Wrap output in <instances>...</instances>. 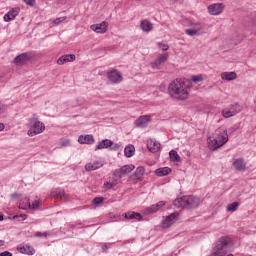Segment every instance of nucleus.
<instances>
[{
	"mask_svg": "<svg viewBox=\"0 0 256 256\" xmlns=\"http://www.w3.org/2000/svg\"><path fill=\"white\" fill-rule=\"evenodd\" d=\"M190 87L191 81L176 79L169 84L168 92L169 95L173 97V99H177L178 101H185V99L189 97Z\"/></svg>",
	"mask_w": 256,
	"mask_h": 256,
	"instance_id": "f257e3e1",
	"label": "nucleus"
},
{
	"mask_svg": "<svg viewBox=\"0 0 256 256\" xmlns=\"http://www.w3.org/2000/svg\"><path fill=\"white\" fill-rule=\"evenodd\" d=\"M227 141H229L227 129L220 127L215 130L212 137H208V147L211 151H217V149H219V147H223Z\"/></svg>",
	"mask_w": 256,
	"mask_h": 256,
	"instance_id": "f03ea898",
	"label": "nucleus"
},
{
	"mask_svg": "<svg viewBox=\"0 0 256 256\" xmlns=\"http://www.w3.org/2000/svg\"><path fill=\"white\" fill-rule=\"evenodd\" d=\"M233 249V240L229 236H222L216 242L212 251V256H225Z\"/></svg>",
	"mask_w": 256,
	"mask_h": 256,
	"instance_id": "7ed1b4c3",
	"label": "nucleus"
},
{
	"mask_svg": "<svg viewBox=\"0 0 256 256\" xmlns=\"http://www.w3.org/2000/svg\"><path fill=\"white\" fill-rule=\"evenodd\" d=\"M200 203L201 199L197 196H183L173 201L174 207H177L178 209L180 207H183L184 209H196V207H199Z\"/></svg>",
	"mask_w": 256,
	"mask_h": 256,
	"instance_id": "20e7f679",
	"label": "nucleus"
},
{
	"mask_svg": "<svg viewBox=\"0 0 256 256\" xmlns=\"http://www.w3.org/2000/svg\"><path fill=\"white\" fill-rule=\"evenodd\" d=\"M29 125V137H35V135H39L45 131V124L39 121V116L37 114H33L32 117L29 119Z\"/></svg>",
	"mask_w": 256,
	"mask_h": 256,
	"instance_id": "39448f33",
	"label": "nucleus"
},
{
	"mask_svg": "<svg viewBox=\"0 0 256 256\" xmlns=\"http://www.w3.org/2000/svg\"><path fill=\"white\" fill-rule=\"evenodd\" d=\"M133 169H135V165H124L121 168L114 170L113 176L118 177V179H122V177H127V175L133 171Z\"/></svg>",
	"mask_w": 256,
	"mask_h": 256,
	"instance_id": "423d86ee",
	"label": "nucleus"
},
{
	"mask_svg": "<svg viewBox=\"0 0 256 256\" xmlns=\"http://www.w3.org/2000/svg\"><path fill=\"white\" fill-rule=\"evenodd\" d=\"M239 111H241V106H239L238 104L232 105L230 106V108H226L222 111V115L223 117H225V119H229V117H233L235 115H237V113H239Z\"/></svg>",
	"mask_w": 256,
	"mask_h": 256,
	"instance_id": "0eeeda50",
	"label": "nucleus"
},
{
	"mask_svg": "<svg viewBox=\"0 0 256 256\" xmlns=\"http://www.w3.org/2000/svg\"><path fill=\"white\" fill-rule=\"evenodd\" d=\"M177 219H179V213L177 212L166 216L165 221L162 223L163 229H169V227H171V225H173Z\"/></svg>",
	"mask_w": 256,
	"mask_h": 256,
	"instance_id": "6e6552de",
	"label": "nucleus"
},
{
	"mask_svg": "<svg viewBox=\"0 0 256 256\" xmlns=\"http://www.w3.org/2000/svg\"><path fill=\"white\" fill-rule=\"evenodd\" d=\"M162 207H165V201H159L158 203L149 206L144 210V213L145 215H153V213H157Z\"/></svg>",
	"mask_w": 256,
	"mask_h": 256,
	"instance_id": "1a4fd4ad",
	"label": "nucleus"
},
{
	"mask_svg": "<svg viewBox=\"0 0 256 256\" xmlns=\"http://www.w3.org/2000/svg\"><path fill=\"white\" fill-rule=\"evenodd\" d=\"M108 79L111 83H121L123 81V76L117 70H112L108 72Z\"/></svg>",
	"mask_w": 256,
	"mask_h": 256,
	"instance_id": "9d476101",
	"label": "nucleus"
},
{
	"mask_svg": "<svg viewBox=\"0 0 256 256\" xmlns=\"http://www.w3.org/2000/svg\"><path fill=\"white\" fill-rule=\"evenodd\" d=\"M20 11L21 9L19 7L10 9L9 12L4 15V21H6V23L13 21L15 17L19 15Z\"/></svg>",
	"mask_w": 256,
	"mask_h": 256,
	"instance_id": "9b49d317",
	"label": "nucleus"
},
{
	"mask_svg": "<svg viewBox=\"0 0 256 256\" xmlns=\"http://www.w3.org/2000/svg\"><path fill=\"white\" fill-rule=\"evenodd\" d=\"M149 121H151V115L140 116L136 121V127H140L141 129H145L147 127Z\"/></svg>",
	"mask_w": 256,
	"mask_h": 256,
	"instance_id": "f8f14e48",
	"label": "nucleus"
},
{
	"mask_svg": "<svg viewBox=\"0 0 256 256\" xmlns=\"http://www.w3.org/2000/svg\"><path fill=\"white\" fill-rule=\"evenodd\" d=\"M147 147L151 153L161 151V143H159L157 140L149 139L147 141Z\"/></svg>",
	"mask_w": 256,
	"mask_h": 256,
	"instance_id": "ddd939ff",
	"label": "nucleus"
},
{
	"mask_svg": "<svg viewBox=\"0 0 256 256\" xmlns=\"http://www.w3.org/2000/svg\"><path fill=\"white\" fill-rule=\"evenodd\" d=\"M208 11L210 15H220V13H223V4H211L208 6Z\"/></svg>",
	"mask_w": 256,
	"mask_h": 256,
	"instance_id": "4468645a",
	"label": "nucleus"
},
{
	"mask_svg": "<svg viewBox=\"0 0 256 256\" xmlns=\"http://www.w3.org/2000/svg\"><path fill=\"white\" fill-rule=\"evenodd\" d=\"M107 27V22H102L100 24H92L90 26V29H92V31H95V33H107Z\"/></svg>",
	"mask_w": 256,
	"mask_h": 256,
	"instance_id": "2eb2a0df",
	"label": "nucleus"
},
{
	"mask_svg": "<svg viewBox=\"0 0 256 256\" xmlns=\"http://www.w3.org/2000/svg\"><path fill=\"white\" fill-rule=\"evenodd\" d=\"M233 167L236 171H247V163L243 158H238L233 162Z\"/></svg>",
	"mask_w": 256,
	"mask_h": 256,
	"instance_id": "dca6fc26",
	"label": "nucleus"
},
{
	"mask_svg": "<svg viewBox=\"0 0 256 256\" xmlns=\"http://www.w3.org/2000/svg\"><path fill=\"white\" fill-rule=\"evenodd\" d=\"M78 142L80 145H93V143H95V138H93V135H81L78 137Z\"/></svg>",
	"mask_w": 256,
	"mask_h": 256,
	"instance_id": "f3484780",
	"label": "nucleus"
},
{
	"mask_svg": "<svg viewBox=\"0 0 256 256\" xmlns=\"http://www.w3.org/2000/svg\"><path fill=\"white\" fill-rule=\"evenodd\" d=\"M30 59H31V57H29V54L22 53L15 57L14 63H15V65H25V63H27V61H30Z\"/></svg>",
	"mask_w": 256,
	"mask_h": 256,
	"instance_id": "a211bd4d",
	"label": "nucleus"
},
{
	"mask_svg": "<svg viewBox=\"0 0 256 256\" xmlns=\"http://www.w3.org/2000/svg\"><path fill=\"white\" fill-rule=\"evenodd\" d=\"M76 57L74 54H66L61 56L58 60H57V65H65V63H71L73 61H75Z\"/></svg>",
	"mask_w": 256,
	"mask_h": 256,
	"instance_id": "6ab92c4d",
	"label": "nucleus"
},
{
	"mask_svg": "<svg viewBox=\"0 0 256 256\" xmlns=\"http://www.w3.org/2000/svg\"><path fill=\"white\" fill-rule=\"evenodd\" d=\"M168 59V53L161 55L158 59L155 60L154 63L151 64L152 69H159V66L163 65V63H165V61H167Z\"/></svg>",
	"mask_w": 256,
	"mask_h": 256,
	"instance_id": "aec40b11",
	"label": "nucleus"
},
{
	"mask_svg": "<svg viewBox=\"0 0 256 256\" xmlns=\"http://www.w3.org/2000/svg\"><path fill=\"white\" fill-rule=\"evenodd\" d=\"M50 195L53 199H66L65 190L61 188L53 189Z\"/></svg>",
	"mask_w": 256,
	"mask_h": 256,
	"instance_id": "412c9836",
	"label": "nucleus"
},
{
	"mask_svg": "<svg viewBox=\"0 0 256 256\" xmlns=\"http://www.w3.org/2000/svg\"><path fill=\"white\" fill-rule=\"evenodd\" d=\"M103 167V163L96 161L90 162L85 165V171H97V169H101Z\"/></svg>",
	"mask_w": 256,
	"mask_h": 256,
	"instance_id": "4be33fe9",
	"label": "nucleus"
},
{
	"mask_svg": "<svg viewBox=\"0 0 256 256\" xmlns=\"http://www.w3.org/2000/svg\"><path fill=\"white\" fill-rule=\"evenodd\" d=\"M17 250L24 255H34L35 249L30 245L19 246Z\"/></svg>",
	"mask_w": 256,
	"mask_h": 256,
	"instance_id": "5701e85b",
	"label": "nucleus"
},
{
	"mask_svg": "<svg viewBox=\"0 0 256 256\" xmlns=\"http://www.w3.org/2000/svg\"><path fill=\"white\" fill-rule=\"evenodd\" d=\"M112 145H113L112 140L104 139L96 145V151L101 150V149H109V147H111Z\"/></svg>",
	"mask_w": 256,
	"mask_h": 256,
	"instance_id": "b1692460",
	"label": "nucleus"
},
{
	"mask_svg": "<svg viewBox=\"0 0 256 256\" xmlns=\"http://www.w3.org/2000/svg\"><path fill=\"white\" fill-rule=\"evenodd\" d=\"M140 28L145 33H149L153 31V23L149 22V20H142L140 23Z\"/></svg>",
	"mask_w": 256,
	"mask_h": 256,
	"instance_id": "393cba45",
	"label": "nucleus"
},
{
	"mask_svg": "<svg viewBox=\"0 0 256 256\" xmlns=\"http://www.w3.org/2000/svg\"><path fill=\"white\" fill-rule=\"evenodd\" d=\"M221 79H223V81H235V79H237V73H235V72H223L221 74Z\"/></svg>",
	"mask_w": 256,
	"mask_h": 256,
	"instance_id": "a878e982",
	"label": "nucleus"
},
{
	"mask_svg": "<svg viewBox=\"0 0 256 256\" xmlns=\"http://www.w3.org/2000/svg\"><path fill=\"white\" fill-rule=\"evenodd\" d=\"M143 175H145V167L139 166L136 168L135 172L132 174V179H142Z\"/></svg>",
	"mask_w": 256,
	"mask_h": 256,
	"instance_id": "bb28decb",
	"label": "nucleus"
},
{
	"mask_svg": "<svg viewBox=\"0 0 256 256\" xmlns=\"http://www.w3.org/2000/svg\"><path fill=\"white\" fill-rule=\"evenodd\" d=\"M124 219H137V221H142L143 216L139 212H128L124 214Z\"/></svg>",
	"mask_w": 256,
	"mask_h": 256,
	"instance_id": "cd10ccee",
	"label": "nucleus"
},
{
	"mask_svg": "<svg viewBox=\"0 0 256 256\" xmlns=\"http://www.w3.org/2000/svg\"><path fill=\"white\" fill-rule=\"evenodd\" d=\"M169 173H171V168L169 167L158 168L155 170V174L158 177H165V175H169Z\"/></svg>",
	"mask_w": 256,
	"mask_h": 256,
	"instance_id": "c85d7f7f",
	"label": "nucleus"
},
{
	"mask_svg": "<svg viewBox=\"0 0 256 256\" xmlns=\"http://www.w3.org/2000/svg\"><path fill=\"white\" fill-rule=\"evenodd\" d=\"M124 155L126 157H133L135 155V146L128 145L124 148Z\"/></svg>",
	"mask_w": 256,
	"mask_h": 256,
	"instance_id": "c756f323",
	"label": "nucleus"
},
{
	"mask_svg": "<svg viewBox=\"0 0 256 256\" xmlns=\"http://www.w3.org/2000/svg\"><path fill=\"white\" fill-rule=\"evenodd\" d=\"M169 157H170L171 161H173V163H175V162L179 163V161H181V156H179V154L175 150H171L169 152Z\"/></svg>",
	"mask_w": 256,
	"mask_h": 256,
	"instance_id": "7c9ffc66",
	"label": "nucleus"
},
{
	"mask_svg": "<svg viewBox=\"0 0 256 256\" xmlns=\"http://www.w3.org/2000/svg\"><path fill=\"white\" fill-rule=\"evenodd\" d=\"M18 209H23L24 211H27V209H31V202L28 198L25 199V201L21 202L18 206Z\"/></svg>",
	"mask_w": 256,
	"mask_h": 256,
	"instance_id": "2f4dec72",
	"label": "nucleus"
},
{
	"mask_svg": "<svg viewBox=\"0 0 256 256\" xmlns=\"http://www.w3.org/2000/svg\"><path fill=\"white\" fill-rule=\"evenodd\" d=\"M238 207H239V202H233L227 205V211L230 213H234V211H237Z\"/></svg>",
	"mask_w": 256,
	"mask_h": 256,
	"instance_id": "473e14b6",
	"label": "nucleus"
},
{
	"mask_svg": "<svg viewBox=\"0 0 256 256\" xmlns=\"http://www.w3.org/2000/svg\"><path fill=\"white\" fill-rule=\"evenodd\" d=\"M118 184L117 180H114L112 182H105L103 185L104 189H113V187H116V185Z\"/></svg>",
	"mask_w": 256,
	"mask_h": 256,
	"instance_id": "72a5a7b5",
	"label": "nucleus"
},
{
	"mask_svg": "<svg viewBox=\"0 0 256 256\" xmlns=\"http://www.w3.org/2000/svg\"><path fill=\"white\" fill-rule=\"evenodd\" d=\"M191 81H193V83H201V81H203V77L201 75H193L191 77Z\"/></svg>",
	"mask_w": 256,
	"mask_h": 256,
	"instance_id": "f704fd0d",
	"label": "nucleus"
},
{
	"mask_svg": "<svg viewBox=\"0 0 256 256\" xmlns=\"http://www.w3.org/2000/svg\"><path fill=\"white\" fill-rule=\"evenodd\" d=\"M105 201L103 197H96L92 200L93 205H101V203Z\"/></svg>",
	"mask_w": 256,
	"mask_h": 256,
	"instance_id": "c9c22d12",
	"label": "nucleus"
},
{
	"mask_svg": "<svg viewBox=\"0 0 256 256\" xmlns=\"http://www.w3.org/2000/svg\"><path fill=\"white\" fill-rule=\"evenodd\" d=\"M186 35H189L190 37H195V35H197V30H195V29H187L186 30Z\"/></svg>",
	"mask_w": 256,
	"mask_h": 256,
	"instance_id": "e433bc0d",
	"label": "nucleus"
},
{
	"mask_svg": "<svg viewBox=\"0 0 256 256\" xmlns=\"http://www.w3.org/2000/svg\"><path fill=\"white\" fill-rule=\"evenodd\" d=\"M49 233L48 232H36L34 234V237H49Z\"/></svg>",
	"mask_w": 256,
	"mask_h": 256,
	"instance_id": "4c0bfd02",
	"label": "nucleus"
},
{
	"mask_svg": "<svg viewBox=\"0 0 256 256\" xmlns=\"http://www.w3.org/2000/svg\"><path fill=\"white\" fill-rule=\"evenodd\" d=\"M39 205H41V202L35 201V202L32 203L30 209H33L35 211V210L39 209Z\"/></svg>",
	"mask_w": 256,
	"mask_h": 256,
	"instance_id": "58836bf2",
	"label": "nucleus"
},
{
	"mask_svg": "<svg viewBox=\"0 0 256 256\" xmlns=\"http://www.w3.org/2000/svg\"><path fill=\"white\" fill-rule=\"evenodd\" d=\"M158 46L160 47V49H162V51H167L169 49V45L165 43H158Z\"/></svg>",
	"mask_w": 256,
	"mask_h": 256,
	"instance_id": "ea45409f",
	"label": "nucleus"
},
{
	"mask_svg": "<svg viewBox=\"0 0 256 256\" xmlns=\"http://www.w3.org/2000/svg\"><path fill=\"white\" fill-rule=\"evenodd\" d=\"M71 144V140H63L60 145L62 147H69V145Z\"/></svg>",
	"mask_w": 256,
	"mask_h": 256,
	"instance_id": "a19ab883",
	"label": "nucleus"
},
{
	"mask_svg": "<svg viewBox=\"0 0 256 256\" xmlns=\"http://www.w3.org/2000/svg\"><path fill=\"white\" fill-rule=\"evenodd\" d=\"M110 148L112 151H119V149L121 148V145L113 143V145Z\"/></svg>",
	"mask_w": 256,
	"mask_h": 256,
	"instance_id": "79ce46f5",
	"label": "nucleus"
},
{
	"mask_svg": "<svg viewBox=\"0 0 256 256\" xmlns=\"http://www.w3.org/2000/svg\"><path fill=\"white\" fill-rule=\"evenodd\" d=\"M24 3H26V5H29L30 7L35 6V0H24Z\"/></svg>",
	"mask_w": 256,
	"mask_h": 256,
	"instance_id": "37998d69",
	"label": "nucleus"
},
{
	"mask_svg": "<svg viewBox=\"0 0 256 256\" xmlns=\"http://www.w3.org/2000/svg\"><path fill=\"white\" fill-rule=\"evenodd\" d=\"M65 21V17L56 18L54 20L55 25H59V23H63Z\"/></svg>",
	"mask_w": 256,
	"mask_h": 256,
	"instance_id": "c03bdc74",
	"label": "nucleus"
},
{
	"mask_svg": "<svg viewBox=\"0 0 256 256\" xmlns=\"http://www.w3.org/2000/svg\"><path fill=\"white\" fill-rule=\"evenodd\" d=\"M0 256H13V253L9 252V251H4L0 253Z\"/></svg>",
	"mask_w": 256,
	"mask_h": 256,
	"instance_id": "a18cd8bd",
	"label": "nucleus"
},
{
	"mask_svg": "<svg viewBox=\"0 0 256 256\" xmlns=\"http://www.w3.org/2000/svg\"><path fill=\"white\" fill-rule=\"evenodd\" d=\"M18 217H20L21 221H25V219H27V215L26 214H18Z\"/></svg>",
	"mask_w": 256,
	"mask_h": 256,
	"instance_id": "49530a36",
	"label": "nucleus"
},
{
	"mask_svg": "<svg viewBox=\"0 0 256 256\" xmlns=\"http://www.w3.org/2000/svg\"><path fill=\"white\" fill-rule=\"evenodd\" d=\"M15 221H21V218L19 217V214H16L12 217Z\"/></svg>",
	"mask_w": 256,
	"mask_h": 256,
	"instance_id": "de8ad7c7",
	"label": "nucleus"
},
{
	"mask_svg": "<svg viewBox=\"0 0 256 256\" xmlns=\"http://www.w3.org/2000/svg\"><path fill=\"white\" fill-rule=\"evenodd\" d=\"M16 197H21V195H19L18 193H13V194L11 195V198H12V199H16Z\"/></svg>",
	"mask_w": 256,
	"mask_h": 256,
	"instance_id": "09e8293b",
	"label": "nucleus"
},
{
	"mask_svg": "<svg viewBox=\"0 0 256 256\" xmlns=\"http://www.w3.org/2000/svg\"><path fill=\"white\" fill-rule=\"evenodd\" d=\"M3 129H5V124L0 122V131H3Z\"/></svg>",
	"mask_w": 256,
	"mask_h": 256,
	"instance_id": "8fccbe9b",
	"label": "nucleus"
},
{
	"mask_svg": "<svg viewBox=\"0 0 256 256\" xmlns=\"http://www.w3.org/2000/svg\"><path fill=\"white\" fill-rule=\"evenodd\" d=\"M5 245V241L0 240V247H3Z\"/></svg>",
	"mask_w": 256,
	"mask_h": 256,
	"instance_id": "3c124183",
	"label": "nucleus"
},
{
	"mask_svg": "<svg viewBox=\"0 0 256 256\" xmlns=\"http://www.w3.org/2000/svg\"><path fill=\"white\" fill-rule=\"evenodd\" d=\"M194 26L195 27H201V23H195Z\"/></svg>",
	"mask_w": 256,
	"mask_h": 256,
	"instance_id": "603ef678",
	"label": "nucleus"
},
{
	"mask_svg": "<svg viewBox=\"0 0 256 256\" xmlns=\"http://www.w3.org/2000/svg\"><path fill=\"white\" fill-rule=\"evenodd\" d=\"M103 251H107V245L102 246Z\"/></svg>",
	"mask_w": 256,
	"mask_h": 256,
	"instance_id": "864d4df0",
	"label": "nucleus"
},
{
	"mask_svg": "<svg viewBox=\"0 0 256 256\" xmlns=\"http://www.w3.org/2000/svg\"><path fill=\"white\" fill-rule=\"evenodd\" d=\"M0 221H3V215H0Z\"/></svg>",
	"mask_w": 256,
	"mask_h": 256,
	"instance_id": "5fc2aeb1",
	"label": "nucleus"
},
{
	"mask_svg": "<svg viewBox=\"0 0 256 256\" xmlns=\"http://www.w3.org/2000/svg\"><path fill=\"white\" fill-rule=\"evenodd\" d=\"M226 256H234L233 254H228V255H226Z\"/></svg>",
	"mask_w": 256,
	"mask_h": 256,
	"instance_id": "6e6d98bb",
	"label": "nucleus"
},
{
	"mask_svg": "<svg viewBox=\"0 0 256 256\" xmlns=\"http://www.w3.org/2000/svg\"><path fill=\"white\" fill-rule=\"evenodd\" d=\"M0 111H1V104H0Z\"/></svg>",
	"mask_w": 256,
	"mask_h": 256,
	"instance_id": "4d7b16f0",
	"label": "nucleus"
}]
</instances>
